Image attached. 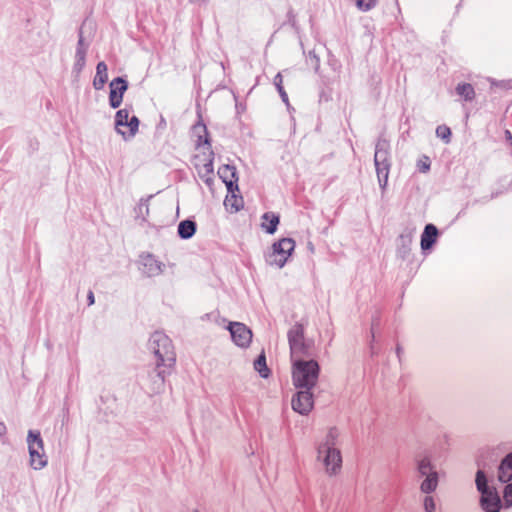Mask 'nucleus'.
<instances>
[{
  "instance_id": "f257e3e1",
  "label": "nucleus",
  "mask_w": 512,
  "mask_h": 512,
  "mask_svg": "<svg viewBox=\"0 0 512 512\" xmlns=\"http://www.w3.org/2000/svg\"><path fill=\"white\" fill-rule=\"evenodd\" d=\"M338 440V429L330 428L325 438L317 445L316 459L323 465L326 474L329 476L339 474L342 468V454Z\"/></svg>"
},
{
  "instance_id": "f03ea898",
  "label": "nucleus",
  "mask_w": 512,
  "mask_h": 512,
  "mask_svg": "<svg viewBox=\"0 0 512 512\" xmlns=\"http://www.w3.org/2000/svg\"><path fill=\"white\" fill-rule=\"evenodd\" d=\"M149 348L157 358V377L159 378V385L163 386L166 376L170 374L176 361L172 342L167 335L157 331L152 334L149 340Z\"/></svg>"
},
{
  "instance_id": "7ed1b4c3",
  "label": "nucleus",
  "mask_w": 512,
  "mask_h": 512,
  "mask_svg": "<svg viewBox=\"0 0 512 512\" xmlns=\"http://www.w3.org/2000/svg\"><path fill=\"white\" fill-rule=\"evenodd\" d=\"M320 368L315 360H292V381L296 388L311 390L317 383Z\"/></svg>"
},
{
  "instance_id": "20e7f679",
  "label": "nucleus",
  "mask_w": 512,
  "mask_h": 512,
  "mask_svg": "<svg viewBox=\"0 0 512 512\" xmlns=\"http://www.w3.org/2000/svg\"><path fill=\"white\" fill-rule=\"evenodd\" d=\"M30 466L34 470H41L47 465V456L44 451L43 440L40 432L29 430L27 435Z\"/></svg>"
},
{
  "instance_id": "39448f33",
  "label": "nucleus",
  "mask_w": 512,
  "mask_h": 512,
  "mask_svg": "<svg viewBox=\"0 0 512 512\" xmlns=\"http://www.w3.org/2000/svg\"><path fill=\"white\" fill-rule=\"evenodd\" d=\"M476 485L479 492H481V505L486 512H499L500 498L494 488L487 485V480L484 472L478 470L476 475Z\"/></svg>"
},
{
  "instance_id": "423d86ee",
  "label": "nucleus",
  "mask_w": 512,
  "mask_h": 512,
  "mask_svg": "<svg viewBox=\"0 0 512 512\" xmlns=\"http://www.w3.org/2000/svg\"><path fill=\"white\" fill-rule=\"evenodd\" d=\"M295 249V241L292 238H282L272 245V251L267 261L270 265L282 268L291 257Z\"/></svg>"
},
{
  "instance_id": "0eeeda50",
  "label": "nucleus",
  "mask_w": 512,
  "mask_h": 512,
  "mask_svg": "<svg viewBox=\"0 0 512 512\" xmlns=\"http://www.w3.org/2000/svg\"><path fill=\"white\" fill-rule=\"evenodd\" d=\"M139 127L138 118L131 114L127 108L117 111L115 116L116 131L121 134L125 139L133 137Z\"/></svg>"
},
{
  "instance_id": "6e6552de",
  "label": "nucleus",
  "mask_w": 512,
  "mask_h": 512,
  "mask_svg": "<svg viewBox=\"0 0 512 512\" xmlns=\"http://www.w3.org/2000/svg\"><path fill=\"white\" fill-rule=\"evenodd\" d=\"M291 361L305 358L310 355L309 346L304 340V330L301 325H295L288 333Z\"/></svg>"
},
{
  "instance_id": "1a4fd4ad",
  "label": "nucleus",
  "mask_w": 512,
  "mask_h": 512,
  "mask_svg": "<svg viewBox=\"0 0 512 512\" xmlns=\"http://www.w3.org/2000/svg\"><path fill=\"white\" fill-rule=\"evenodd\" d=\"M204 162L205 164H200L199 162H194V166L198 172L199 177L210 186L213 183V174H214V153L211 147H205V151L203 152Z\"/></svg>"
},
{
  "instance_id": "9d476101",
  "label": "nucleus",
  "mask_w": 512,
  "mask_h": 512,
  "mask_svg": "<svg viewBox=\"0 0 512 512\" xmlns=\"http://www.w3.org/2000/svg\"><path fill=\"white\" fill-rule=\"evenodd\" d=\"M419 472L422 475H426V479L421 484V490L424 493H430L434 491L437 487L438 477L437 473L433 471L430 460L428 458H423L418 463Z\"/></svg>"
},
{
  "instance_id": "9b49d317",
  "label": "nucleus",
  "mask_w": 512,
  "mask_h": 512,
  "mask_svg": "<svg viewBox=\"0 0 512 512\" xmlns=\"http://www.w3.org/2000/svg\"><path fill=\"white\" fill-rule=\"evenodd\" d=\"M233 342L239 347H247L252 340V331L243 323L231 322L228 325Z\"/></svg>"
},
{
  "instance_id": "f8f14e48",
  "label": "nucleus",
  "mask_w": 512,
  "mask_h": 512,
  "mask_svg": "<svg viewBox=\"0 0 512 512\" xmlns=\"http://www.w3.org/2000/svg\"><path fill=\"white\" fill-rule=\"evenodd\" d=\"M292 408L301 415H308L314 406L311 390L305 389L297 392L292 398Z\"/></svg>"
},
{
  "instance_id": "ddd939ff",
  "label": "nucleus",
  "mask_w": 512,
  "mask_h": 512,
  "mask_svg": "<svg viewBox=\"0 0 512 512\" xmlns=\"http://www.w3.org/2000/svg\"><path fill=\"white\" fill-rule=\"evenodd\" d=\"M109 104L112 108H118L123 100V96L128 88V83L121 77H117L110 82Z\"/></svg>"
},
{
  "instance_id": "4468645a",
  "label": "nucleus",
  "mask_w": 512,
  "mask_h": 512,
  "mask_svg": "<svg viewBox=\"0 0 512 512\" xmlns=\"http://www.w3.org/2000/svg\"><path fill=\"white\" fill-rule=\"evenodd\" d=\"M192 135L195 137L196 151H205V147H211L207 127L203 123H197L192 128Z\"/></svg>"
},
{
  "instance_id": "2eb2a0df",
  "label": "nucleus",
  "mask_w": 512,
  "mask_h": 512,
  "mask_svg": "<svg viewBox=\"0 0 512 512\" xmlns=\"http://www.w3.org/2000/svg\"><path fill=\"white\" fill-rule=\"evenodd\" d=\"M140 261L147 276H155L162 271V264L151 254L142 255Z\"/></svg>"
},
{
  "instance_id": "dca6fc26",
  "label": "nucleus",
  "mask_w": 512,
  "mask_h": 512,
  "mask_svg": "<svg viewBox=\"0 0 512 512\" xmlns=\"http://www.w3.org/2000/svg\"><path fill=\"white\" fill-rule=\"evenodd\" d=\"M218 175L225 183L227 190L232 191L233 187L237 185L236 169L230 165H222L218 169Z\"/></svg>"
},
{
  "instance_id": "f3484780",
  "label": "nucleus",
  "mask_w": 512,
  "mask_h": 512,
  "mask_svg": "<svg viewBox=\"0 0 512 512\" xmlns=\"http://www.w3.org/2000/svg\"><path fill=\"white\" fill-rule=\"evenodd\" d=\"M438 230L433 224L426 225L421 236V248L423 250L430 249L436 242Z\"/></svg>"
},
{
  "instance_id": "a211bd4d",
  "label": "nucleus",
  "mask_w": 512,
  "mask_h": 512,
  "mask_svg": "<svg viewBox=\"0 0 512 512\" xmlns=\"http://www.w3.org/2000/svg\"><path fill=\"white\" fill-rule=\"evenodd\" d=\"M108 80V67L105 62L101 61L96 66V74L93 79V87L96 90L103 89Z\"/></svg>"
},
{
  "instance_id": "6ab92c4d",
  "label": "nucleus",
  "mask_w": 512,
  "mask_h": 512,
  "mask_svg": "<svg viewBox=\"0 0 512 512\" xmlns=\"http://www.w3.org/2000/svg\"><path fill=\"white\" fill-rule=\"evenodd\" d=\"M389 143L385 139H379L376 143L374 162L375 165L389 163L388 160Z\"/></svg>"
},
{
  "instance_id": "aec40b11",
  "label": "nucleus",
  "mask_w": 512,
  "mask_h": 512,
  "mask_svg": "<svg viewBox=\"0 0 512 512\" xmlns=\"http://www.w3.org/2000/svg\"><path fill=\"white\" fill-rule=\"evenodd\" d=\"M280 222L279 215L274 212H266L262 216V228L269 234H273L277 230Z\"/></svg>"
},
{
  "instance_id": "412c9836",
  "label": "nucleus",
  "mask_w": 512,
  "mask_h": 512,
  "mask_svg": "<svg viewBox=\"0 0 512 512\" xmlns=\"http://www.w3.org/2000/svg\"><path fill=\"white\" fill-rule=\"evenodd\" d=\"M236 191H238V185H235L232 191H228L229 194L226 196L224 201L226 208L235 212L239 211L240 208L243 207V199L235 194Z\"/></svg>"
},
{
  "instance_id": "4be33fe9",
  "label": "nucleus",
  "mask_w": 512,
  "mask_h": 512,
  "mask_svg": "<svg viewBox=\"0 0 512 512\" xmlns=\"http://www.w3.org/2000/svg\"><path fill=\"white\" fill-rule=\"evenodd\" d=\"M498 478L506 483L512 480V453L506 456L499 467Z\"/></svg>"
},
{
  "instance_id": "5701e85b",
  "label": "nucleus",
  "mask_w": 512,
  "mask_h": 512,
  "mask_svg": "<svg viewBox=\"0 0 512 512\" xmlns=\"http://www.w3.org/2000/svg\"><path fill=\"white\" fill-rule=\"evenodd\" d=\"M196 224L193 221L185 220L178 225V234L183 239H188L194 235Z\"/></svg>"
},
{
  "instance_id": "b1692460",
  "label": "nucleus",
  "mask_w": 512,
  "mask_h": 512,
  "mask_svg": "<svg viewBox=\"0 0 512 512\" xmlns=\"http://www.w3.org/2000/svg\"><path fill=\"white\" fill-rule=\"evenodd\" d=\"M456 93L465 101H472L475 97V90L469 83L458 84L456 87Z\"/></svg>"
},
{
  "instance_id": "393cba45",
  "label": "nucleus",
  "mask_w": 512,
  "mask_h": 512,
  "mask_svg": "<svg viewBox=\"0 0 512 512\" xmlns=\"http://www.w3.org/2000/svg\"><path fill=\"white\" fill-rule=\"evenodd\" d=\"M375 167L379 185L382 189H385L388 182L390 163H384L383 165H375Z\"/></svg>"
},
{
  "instance_id": "a878e982",
  "label": "nucleus",
  "mask_w": 512,
  "mask_h": 512,
  "mask_svg": "<svg viewBox=\"0 0 512 512\" xmlns=\"http://www.w3.org/2000/svg\"><path fill=\"white\" fill-rule=\"evenodd\" d=\"M254 369L259 372V374L266 378L269 375V369L266 365V358L264 353L259 355V357L254 361Z\"/></svg>"
},
{
  "instance_id": "bb28decb",
  "label": "nucleus",
  "mask_w": 512,
  "mask_h": 512,
  "mask_svg": "<svg viewBox=\"0 0 512 512\" xmlns=\"http://www.w3.org/2000/svg\"><path fill=\"white\" fill-rule=\"evenodd\" d=\"M436 135L444 140L446 143L450 142L451 130L446 125H439L436 128Z\"/></svg>"
},
{
  "instance_id": "cd10ccee",
  "label": "nucleus",
  "mask_w": 512,
  "mask_h": 512,
  "mask_svg": "<svg viewBox=\"0 0 512 512\" xmlns=\"http://www.w3.org/2000/svg\"><path fill=\"white\" fill-rule=\"evenodd\" d=\"M377 4V0H357L356 6L361 11H369L374 8Z\"/></svg>"
},
{
  "instance_id": "c85d7f7f",
  "label": "nucleus",
  "mask_w": 512,
  "mask_h": 512,
  "mask_svg": "<svg viewBox=\"0 0 512 512\" xmlns=\"http://www.w3.org/2000/svg\"><path fill=\"white\" fill-rule=\"evenodd\" d=\"M431 161L428 156H422L417 162V168L420 172L426 173L430 170Z\"/></svg>"
},
{
  "instance_id": "c756f323",
  "label": "nucleus",
  "mask_w": 512,
  "mask_h": 512,
  "mask_svg": "<svg viewBox=\"0 0 512 512\" xmlns=\"http://www.w3.org/2000/svg\"><path fill=\"white\" fill-rule=\"evenodd\" d=\"M503 498L506 506L510 507L512 505V483L505 487Z\"/></svg>"
},
{
  "instance_id": "7c9ffc66",
  "label": "nucleus",
  "mask_w": 512,
  "mask_h": 512,
  "mask_svg": "<svg viewBox=\"0 0 512 512\" xmlns=\"http://www.w3.org/2000/svg\"><path fill=\"white\" fill-rule=\"evenodd\" d=\"M424 508L426 512H434L435 510V502L433 497L426 496L424 499Z\"/></svg>"
},
{
  "instance_id": "2f4dec72",
  "label": "nucleus",
  "mask_w": 512,
  "mask_h": 512,
  "mask_svg": "<svg viewBox=\"0 0 512 512\" xmlns=\"http://www.w3.org/2000/svg\"><path fill=\"white\" fill-rule=\"evenodd\" d=\"M274 84L277 89L283 88V77L281 73H278L274 78Z\"/></svg>"
},
{
  "instance_id": "473e14b6",
  "label": "nucleus",
  "mask_w": 512,
  "mask_h": 512,
  "mask_svg": "<svg viewBox=\"0 0 512 512\" xmlns=\"http://www.w3.org/2000/svg\"><path fill=\"white\" fill-rule=\"evenodd\" d=\"M278 93L280 94V97L281 99L283 100L284 103L288 104L289 101H288V95L286 93V91L284 90V87L283 88H279L277 89Z\"/></svg>"
},
{
  "instance_id": "72a5a7b5",
  "label": "nucleus",
  "mask_w": 512,
  "mask_h": 512,
  "mask_svg": "<svg viewBox=\"0 0 512 512\" xmlns=\"http://www.w3.org/2000/svg\"><path fill=\"white\" fill-rule=\"evenodd\" d=\"M194 162H199L200 164H205L204 162V156H203V150L197 151V153L194 156Z\"/></svg>"
},
{
  "instance_id": "f704fd0d",
  "label": "nucleus",
  "mask_w": 512,
  "mask_h": 512,
  "mask_svg": "<svg viewBox=\"0 0 512 512\" xmlns=\"http://www.w3.org/2000/svg\"><path fill=\"white\" fill-rule=\"evenodd\" d=\"M87 298H88V304H89V305H92V304L94 303V294H93V292H92V291H90V292L88 293V297H87Z\"/></svg>"
},
{
  "instance_id": "c9c22d12",
  "label": "nucleus",
  "mask_w": 512,
  "mask_h": 512,
  "mask_svg": "<svg viewBox=\"0 0 512 512\" xmlns=\"http://www.w3.org/2000/svg\"><path fill=\"white\" fill-rule=\"evenodd\" d=\"M6 432V427L3 423H0V436L4 435Z\"/></svg>"
},
{
  "instance_id": "e433bc0d",
  "label": "nucleus",
  "mask_w": 512,
  "mask_h": 512,
  "mask_svg": "<svg viewBox=\"0 0 512 512\" xmlns=\"http://www.w3.org/2000/svg\"><path fill=\"white\" fill-rule=\"evenodd\" d=\"M78 56H79V61L83 62L84 61V54L81 51H79L78 52Z\"/></svg>"
},
{
  "instance_id": "4c0bfd02",
  "label": "nucleus",
  "mask_w": 512,
  "mask_h": 512,
  "mask_svg": "<svg viewBox=\"0 0 512 512\" xmlns=\"http://www.w3.org/2000/svg\"><path fill=\"white\" fill-rule=\"evenodd\" d=\"M205 1L206 0H190V2L195 3V4H200V3H203Z\"/></svg>"
},
{
  "instance_id": "58836bf2",
  "label": "nucleus",
  "mask_w": 512,
  "mask_h": 512,
  "mask_svg": "<svg viewBox=\"0 0 512 512\" xmlns=\"http://www.w3.org/2000/svg\"><path fill=\"white\" fill-rule=\"evenodd\" d=\"M397 354L400 357V348L399 347H397Z\"/></svg>"
},
{
  "instance_id": "ea45409f",
  "label": "nucleus",
  "mask_w": 512,
  "mask_h": 512,
  "mask_svg": "<svg viewBox=\"0 0 512 512\" xmlns=\"http://www.w3.org/2000/svg\"><path fill=\"white\" fill-rule=\"evenodd\" d=\"M194 512H199V511H194Z\"/></svg>"
}]
</instances>
